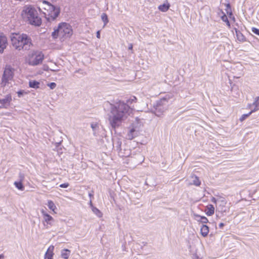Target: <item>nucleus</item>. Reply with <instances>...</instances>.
<instances>
[{
	"label": "nucleus",
	"mask_w": 259,
	"mask_h": 259,
	"mask_svg": "<svg viewBox=\"0 0 259 259\" xmlns=\"http://www.w3.org/2000/svg\"><path fill=\"white\" fill-rule=\"evenodd\" d=\"M136 101V97L133 96L126 101V103L119 101L115 104H110V112L108 119L112 128L118 127L121 122L127 118L130 110V107L127 104H132Z\"/></svg>",
	"instance_id": "obj_1"
},
{
	"label": "nucleus",
	"mask_w": 259,
	"mask_h": 259,
	"mask_svg": "<svg viewBox=\"0 0 259 259\" xmlns=\"http://www.w3.org/2000/svg\"><path fill=\"white\" fill-rule=\"evenodd\" d=\"M11 39L12 46L19 51L29 50L32 46L31 38L26 34L12 33Z\"/></svg>",
	"instance_id": "obj_2"
},
{
	"label": "nucleus",
	"mask_w": 259,
	"mask_h": 259,
	"mask_svg": "<svg viewBox=\"0 0 259 259\" xmlns=\"http://www.w3.org/2000/svg\"><path fill=\"white\" fill-rule=\"evenodd\" d=\"M22 16L31 25L39 26L41 24V19L38 16L37 11L31 6H26L23 8Z\"/></svg>",
	"instance_id": "obj_3"
},
{
	"label": "nucleus",
	"mask_w": 259,
	"mask_h": 259,
	"mask_svg": "<svg viewBox=\"0 0 259 259\" xmlns=\"http://www.w3.org/2000/svg\"><path fill=\"white\" fill-rule=\"evenodd\" d=\"M72 32L70 25L63 22L59 25L57 29H55L52 33V36L54 38L59 37L61 39H65L69 38L72 35Z\"/></svg>",
	"instance_id": "obj_4"
},
{
	"label": "nucleus",
	"mask_w": 259,
	"mask_h": 259,
	"mask_svg": "<svg viewBox=\"0 0 259 259\" xmlns=\"http://www.w3.org/2000/svg\"><path fill=\"white\" fill-rule=\"evenodd\" d=\"M41 7L46 11L44 12V14L49 21L54 20L60 14L59 8L55 7L47 1H42Z\"/></svg>",
	"instance_id": "obj_5"
},
{
	"label": "nucleus",
	"mask_w": 259,
	"mask_h": 259,
	"mask_svg": "<svg viewBox=\"0 0 259 259\" xmlns=\"http://www.w3.org/2000/svg\"><path fill=\"white\" fill-rule=\"evenodd\" d=\"M44 55L42 52L32 51L29 53L26 58V62L30 66H36L42 62Z\"/></svg>",
	"instance_id": "obj_6"
},
{
	"label": "nucleus",
	"mask_w": 259,
	"mask_h": 259,
	"mask_svg": "<svg viewBox=\"0 0 259 259\" xmlns=\"http://www.w3.org/2000/svg\"><path fill=\"white\" fill-rule=\"evenodd\" d=\"M16 69L14 67L10 65H6L2 79L1 85L2 87H5L8 84L10 81H12L14 78L15 72Z\"/></svg>",
	"instance_id": "obj_7"
},
{
	"label": "nucleus",
	"mask_w": 259,
	"mask_h": 259,
	"mask_svg": "<svg viewBox=\"0 0 259 259\" xmlns=\"http://www.w3.org/2000/svg\"><path fill=\"white\" fill-rule=\"evenodd\" d=\"M168 100L165 97L157 101L155 105L154 106L155 109L154 113L158 117H160L167 109Z\"/></svg>",
	"instance_id": "obj_8"
},
{
	"label": "nucleus",
	"mask_w": 259,
	"mask_h": 259,
	"mask_svg": "<svg viewBox=\"0 0 259 259\" xmlns=\"http://www.w3.org/2000/svg\"><path fill=\"white\" fill-rule=\"evenodd\" d=\"M43 216V225L46 229H49L54 225L55 220L50 214L47 213L44 209L41 210Z\"/></svg>",
	"instance_id": "obj_9"
},
{
	"label": "nucleus",
	"mask_w": 259,
	"mask_h": 259,
	"mask_svg": "<svg viewBox=\"0 0 259 259\" xmlns=\"http://www.w3.org/2000/svg\"><path fill=\"white\" fill-rule=\"evenodd\" d=\"M11 100V96L9 95L6 96L4 98L1 99L0 101V108H6L7 106H9Z\"/></svg>",
	"instance_id": "obj_10"
},
{
	"label": "nucleus",
	"mask_w": 259,
	"mask_h": 259,
	"mask_svg": "<svg viewBox=\"0 0 259 259\" xmlns=\"http://www.w3.org/2000/svg\"><path fill=\"white\" fill-rule=\"evenodd\" d=\"M121 142L120 141H118L116 143V149L118 152V154L121 157H127L129 155V152L127 150L126 152H124L122 151L121 147Z\"/></svg>",
	"instance_id": "obj_11"
},
{
	"label": "nucleus",
	"mask_w": 259,
	"mask_h": 259,
	"mask_svg": "<svg viewBox=\"0 0 259 259\" xmlns=\"http://www.w3.org/2000/svg\"><path fill=\"white\" fill-rule=\"evenodd\" d=\"M7 45V37L2 34H0V53H3Z\"/></svg>",
	"instance_id": "obj_12"
},
{
	"label": "nucleus",
	"mask_w": 259,
	"mask_h": 259,
	"mask_svg": "<svg viewBox=\"0 0 259 259\" xmlns=\"http://www.w3.org/2000/svg\"><path fill=\"white\" fill-rule=\"evenodd\" d=\"M249 108L251 109V111L252 113L259 110V97L255 98L254 102L252 104L249 105Z\"/></svg>",
	"instance_id": "obj_13"
},
{
	"label": "nucleus",
	"mask_w": 259,
	"mask_h": 259,
	"mask_svg": "<svg viewBox=\"0 0 259 259\" xmlns=\"http://www.w3.org/2000/svg\"><path fill=\"white\" fill-rule=\"evenodd\" d=\"M54 249V246L53 245H51L49 247L45 255V259H53Z\"/></svg>",
	"instance_id": "obj_14"
},
{
	"label": "nucleus",
	"mask_w": 259,
	"mask_h": 259,
	"mask_svg": "<svg viewBox=\"0 0 259 259\" xmlns=\"http://www.w3.org/2000/svg\"><path fill=\"white\" fill-rule=\"evenodd\" d=\"M200 233L203 237H206L209 233V227L206 225H202L200 229Z\"/></svg>",
	"instance_id": "obj_15"
},
{
	"label": "nucleus",
	"mask_w": 259,
	"mask_h": 259,
	"mask_svg": "<svg viewBox=\"0 0 259 259\" xmlns=\"http://www.w3.org/2000/svg\"><path fill=\"white\" fill-rule=\"evenodd\" d=\"M170 4L166 2L165 3L160 5L158 6V9L162 12H166L169 9Z\"/></svg>",
	"instance_id": "obj_16"
},
{
	"label": "nucleus",
	"mask_w": 259,
	"mask_h": 259,
	"mask_svg": "<svg viewBox=\"0 0 259 259\" xmlns=\"http://www.w3.org/2000/svg\"><path fill=\"white\" fill-rule=\"evenodd\" d=\"M205 212L207 215H212L214 212V207L212 205L209 204L207 206Z\"/></svg>",
	"instance_id": "obj_17"
},
{
	"label": "nucleus",
	"mask_w": 259,
	"mask_h": 259,
	"mask_svg": "<svg viewBox=\"0 0 259 259\" xmlns=\"http://www.w3.org/2000/svg\"><path fill=\"white\" fill-rule=\"evenodd\" d=\"M195 216L196 217V220L202 224H206L208 222V219L204 216H201L199 214H195Z\"/></svg>",
	"instance_id": "obj_18"
},
{
	"label": "nucleus",
	"mask_w": 259,
	"mask_h": 259,
	"mask_svg": "<svg viewBox=\"0 0 259 259\" xmlns=\"http://www.w3.org/2000/svg\"><path fill=\"white\" fill-rule=\"evenodd\" d=\"M70 250L68 249H64L62 250L61 252V255L64 259H68L70 255Z\"/></svg>",
	"instance_id": "obj_19"
},
{
	"label": "nucleus",
	"mask_w": 259,
	"mask_h": 259,
	"mask_svg": "<svg viewBox=\"0 0 259 259\" xmlns=\"http://www.w3.org/2000/svg\"><path fill=\"white\" fill-rule=\"evenodd\" d=\"M91 126L93 131V135L95 136L98 135L99 124L97 123H92Z\"/></svg>",
	"instance_id": "obj_20"
},
{
	"label": "nucleus",
	"mask_w": 259,
	"mask_h": 259,
	"mask_svg": "<svg viewBox=\"0 0 259 259\" xmlns=\"http://www.w3.org/2000/svg\"><path fill=\"white\" fill-rule=\"evenodd\" d=\"M193 179L192 183L190 184L191 185H193L196 186H199L201 184V182L200 181L199 178L196 176H192L191 177Z\"/></svg>",
	"instance_id": "obj_21"
},
{
	"label": "nucleus",
	"mask_w": 259,
	"mask_h": 259,
	"mask_svg": "<svg viewBox=\"0 0 259 259\" xmlns=\"http://www.w3.org/2000/svg\"><path fill=\"white\" fill-rule=\"evenodd\" d=\"M236 36L238 39V40L240 41H244L245 40V37L242 34V33L237 29L235 30Z\"/></svg>",
	"instance_id": "obj_22"
},
{
	"label": "nucleus",
	"mask_w": 259,
	"mask_h": 259,
	"mask_svg": "<svg viewBox=\"0 0 259 259\" xmlns=\"http://www.w3.org/2000/svg\"><path fill=\"white\" fill-rule=\"evenodd\" d=\"M39 82L36 80H32L29 82V85L30 88L38 89L39 88Z\"/></svg>",
	"instance_id": "obj_23"
},
{
	"label": "nucleus",
	"mask_w": 259,
	"mask_h": 259,
	"mask_svg": "<svg viewBox=\"0 0 259 259\" xmlns=\"http://www.w3.org/2000/svg\"><path fill=\"white\" fill-rule=\"evenodd\" d=\"M91 209H92V211L94 212V213L95 214H96L98 217L101 218L102 217V215H103L102 213L97 207L94 206V207H93Z\"/></svg>",
	"instance_id": "obj_24"
},
{
	"label": "nucleus",
	"mask_w": 259,
	"mask_h": 259,
	"mask_svg": "<svg viewBox=\"0 0 259 259\" xmlns=\"http://www.w3.org/2000/svg\"><path fill=\"white\" fill-rule=\"evenodd\" d=\"M47 205L49 209H50L55 213H56L55 210L56 209V206L55 205L54 203L52 200L48 201Z\"/></svg>",
	"instance_id": "obj_25"
},
{
	"label": "nucleus",
	"mask_w": 259,
	"mask_h": 259,
	"mask_svg": "<svg viewBox=\"0 0 259 259\" xmlns=\"http://www.w3.org/2000/svg\"><path fill=\"white\" fill-rule=\"evenodd\" d=\"M14 185L20 190L23 191L24 189L22 182H15Z\"/></svg>",
	"instance_id": "obj_26"
},
{
	"label": "nucleus",
	"mask_w": 259,
	"mask_h": 259,
	"mask_svg": "<svg viewBox=\"0 0 259 259\" xmlns=\"http://www.w3.org/2000/svg\"><path fill=\"white\" fill-rule=\"evenodd\" d=\"M101 19L104 22V26H105L108 23L109 21L107 14L105 13H103L101 15Z\"/></svg>",
	"instance_id": "obj_27"
},
{
	"label": "nucleus",
	"mask_w": 259,
	"mask_h": 259,
	"mask_svg": "<svg viewBox=\"0 0 259 259\" xmlns=\"http://www.w3.org/2000/svg\"><path fill=\"white\" fill-rule=\"evenodd\" d=\"M135 132V130L134 128L131 129L127 135V138L130 140L133 139L135 137L134 135Z\"/></svg>",
	"instance_id": "obj_28"
},
{
	"label": "nucleus",
	"mask_w": 259,
	"mask_h": 259,
	"mask_svg": "<svg viewBox=\"0 0 259 259\" xmlns=\"http://www.w3.org/2000/svg\"><path fill=\"white\" fill-rule=\"evenodd\" d=\"M221 19L224 22L226 23V24L228 27H230V22L228 20V19L227 16L225 14L223 15V16H222Z\"/></svg>",
	"instance_id": "obj_29"
},
{
	"label": "nucleus",
	"mask_w": 259,
	"mask_h": 259,
	"mask_svg": "<svg viewBox=\"0 0 259 259\" xmlns=\"http://www.w3.org/2000/svg\"><path fill=\"white\" fill-rule=\"evenodd\" d=\"M252 112L251 111H250V112H249L247 114H243L241 117L240 118V120L241 121H243L244 120H245L247 117H248Z\"/></svg>",
	"instance_id": "obj_30"
},
{
	"label": "nucleus",
	"mask_w": 259,
	"mask_h": 259,
	"mask_svg": "<svg viewBox=\"0 0 259 259\" xmlns=\"http://www.w3.org/2000/svg\"><path fill=\"white\" fill-rule=\"evenodd\" d=\"M48 86L52 90L54 89L56 87V83L55 82H51L48 84Z\"/></svg>",
	"instance_id": "obj_31"
},
{
	"label": "nucleus",
	"mask_w": 259,
	"mask_h": 259,
	"mask_svg": "<svg viewBox=\"0 0 259 259\" xmlns=\"http://www.w3.org/2000/svg\"><path fill=\"white\" fill-rule=\"evenodd\" d=\"M19 182H22L25 178V175L24 174L20 172L19 174Z\"/></svg>",
	"instance_id": "obj_32"
},
{
	"label": "nucleus",
	"mask_w": 259,
	"mask_h": 259,
	"mask_svg": "<svg viewBox=\"0 0 259 259\" xmlns=\"http://www.w3.org/2000/svg\"><path fill=\"white\" fill-rule=\"evenodd\" d=\"M251 30L252 32L259 36V29H257L255 27H252Z\"/></svg>",
	"instance_id": "obj_33"
},
{
	"label": "nucleus",
	"mask_w": 259,
	"mask_h": 259,
	"mask_svg": "<svg viewBox=\"0 0 259 259\" xmlns=\"http://www.w3.org/2000/svg\"><path fill=\"white\" fill-rule=\"evenodd\" d=\"M25 93V92H24V91L23 90H21V91H19L17 92V94H18V96L19 97V98H21L22 97H23V95Z\"/></svg>",
	"instance_id": "obj_34"
},
{
	"label": "nucleus",
	"mask_w": 259,
	"mask_h": 259,
	"mask_svg": "<svg viewBox=\"0 0 259 259\" xmlns=\"http://www.w3.org/2000/svg\"><path fill=\"white\" fill-rule=\"evenodd\" d=\"M69 184L68 183H63V184H62L60 185V187L61 188H67L68 186H69Z\"/></svg>",
	"instance_id": "obj_35"
},
{
	"label": "nucleus",
	"mask_w": 259,
	"mask_h": 259,
	"mask_svg": "<svg viewBox=\"0 0 259 259\" xmlns=\"http://www.w3.org/2000/svg\"><path fill=\"white\" fill-rule=\"evenodd\" d=\"M138 157H139L140 158V163H141L142 161H143L144 160V159L143 158V156H142L141 154H138L137 155Z\"/></svg>",
	"instance_id": "obj_36"
},
{
	"label": "nucleus",
	"mask_w": 259,
	"mask_h": 259,
	"mask_svg": "<svg viewBox=\"0 0 259 259\" xmlns=\"http://www.w3.org/2000/svg\"><path fill=\"white\" fill-rule=\"evenodd\" d=\"M89 205H90V207L92 208L93 207H94L93 204V203H92V199H90V201L89 202Z\"/></svg>",
	"instance_id": "obj_37"
},
{
	"label": "nucleus",
	"mask_w": 259,
	"mask_h": 259,
	"mask_svg": "<svg viewBox=\"0 0 259 259\" xmlns=\"http://www.w3.org/2000/svg\"><path fill=\"white\" fill-rule=\"evenodd\" d=\"M89 196L90 197L91 199V198L93 197L94 194H93V192L89 193Z\"/></svg>",
	"instance_id": "obj_38"
},
{
	"label": "nucleus",
	"mask_w": 259,
	"mask_h": 259,
	"mask_svg": "<svg viewBox=\"0 0 259 259\" xmlns=\"http://www.w3.org/2000/svg\"><path fill=\"white\" fill-rule=\"evenodd\" d=\"M97 37L98 38H100V31H98L97 32Z\"/></svg>",
	"instance_id": "obj_39"
},
{
	"label": "nucleus",
	"mask_w": 259,
	"mask_h": 259,
	"mask_svg": "<svg viewBox=\"0 0 259 259\" xmlns=\"http://www.w3.org/2000/svg\"><path fill=\"white\" fill-rule=\"evenodd\" d=\"M224 226V224L223 223H220V224L219 225V226L220 228H222L223 226Z\"/></svg>",
	"instance_id": "obj_40"
},
{
	"label": "nucleus",
	"mask_w": 259,
	"mask_h": 259,
	"mask_svg": "<svg viewBox=\"0 0 259 259\" xmlns=\"http://www.w3.org/2000/svg\"><path fill=\"white\" fill-rule=\"evenodd\" d=\"M211 201H212L213 202H214V203H216V202H217V200H216L215 198H214V197H213V198H212Z\"/></svg>",
	"instance_id": "obj_41"
},
{
	"label": "nucleus",
	"mask_w": 259,
	"mask_h": 259,
	"mask_svg": "<svg viewBox=\"0 0 259 259\" xmlns=\"http://www.w3.org/2000/svg\"><path fill=\"white\" fill-rule=\"evenodd\" d=\"M4 258V255L3 254H0V259Z\"/></svg>",
	"instance_id": "obj_42"
},
{
	"label": "nucleus",
	"mask_w": 259,
	"mask_h": 259,
	"mask_svg": "<svg viewBox=\"0 0 259 259\" xmlns=\"http://www.w3.org/2000/svg\"><path fill=\"white\" fill-rule=\"evenodd\" d=\"M133 48V46L132 45H131L129 47V49H132Z\"/></svg>",
	"instance_id": "obj_43"
},
{
	"label": "nucleus",
	"mask_w": 259,
	"mask_h": 259,
	"mask_svg": "<svg viewBox=\"0 0 259 259\" xmlns=\"http://www.w3.org/2000/svg\"><path fill=\"white\" fill-rule=\"evenodd\" d=\"M195 259H200V258H199L198 256H197Z\"/></svg>",
	"instance_id": "obj_44"
}]
</instances>
